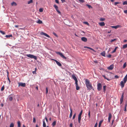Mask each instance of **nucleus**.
<instances>
[{
	"label": "nucleus",
	"instance_id": "1",
	"mask_svg": "<svg viewBox=\"0 0 127 127\" xmlns=\"http://www.w3.org/2000/svg\"><path fill=\"white\" fill-rule=\"evenodd\" d=\"M127 81V74L125 77L123 81H121L120 83V85L122 88H123L125 84Z\"/></svg>",
	"mask_w": 127,
	"mask_h": 127
},
{
	"label": "nucleus",
	"instance_id": "2",
	"mask_svg": "<svg viewBox=\"0 0 127 127\" xmlns=\"http://www.w3.org/2000/svg\"><path fill=\"white\" fill-rule=\"evenodd\" d=\"M85 84L88 90H90L92 89V84L90 83L89 81L87 79L85 80Z\"/></svg>",
	"mask_w": 127,
	"mask_h": 127
},
{
	"label": "nucleus",
	"instance_id": "3",
	"mask_svg": "<svg viewBox=\"0 0 127 127\" xmlns=\"http://www.w3.org/2000/svg\"><path fill=\"white\" fill-rule=\"evenodd\" d=\"M26 56L28 57L34 59L36 60H37V59L36 56L33 55L31 54H27Z\"/></svg>",
	"mask_w": 127,
	"mask_h": 127
},
{
	"label": "nucleus",
	"instance_id": "4",
	"mask_svg": "<svg viewBox=\"0 0 127 127\" xmlns=\"http://www.w3.org/2000/svg\"><path fill=\"white\" fill-rule=\"evenodd\" d=\"M56 53L57 54L59 55L62 58L65 59H66V57L64 56V55H63L62 53L60 52H56Z\"/></svg>",
	"mask_w": 127,
	"mask_h": 127
},
{
	"label": "nucleus",
	"instance_id": "5",
	"mask_svg": "<svg viewBox=\"0 0 127 127\" xmlns=\"http://www.w3.org/2000/svg\"><path fill=\"white\" fill-rule=\"evenodd\" d=\"M102 88V86L101 83H98L97 84V89L98 91H100Z\"/></svg>",
	"mask_w": 127,
	"mask_h": 127
},
{
	"label": "nucleus",
	"instance_id": "6",
	"mask_svg": "<svg viewBox=\"0 0 127 127\" xmlns=\"http://www.w3.org/2000/svg\"><path fill=\"white\" fill-rule=\"evenodd\" d=\"M18 87H19L20 86L23 87H25L26 86V84L25 83H23L22 82H18Z\"/></svg>",
	"mask_w": 127,
	"mask_h": 127
},
{
	"label": "nucleus",
	"instance_id": "7",
	"mask_svg": "<svg viewBox=\"0 0 127 127\" xmlns=\"http://www.w3.org/2000/svg\"><path fill=\"white\" fill-rule=\"evenodd\" d=\"M75 84L76 85V89L77 90H78L80 88L78 86V80L77 79L75 80Z\"/></svg>",
	"mask_w": 127,
	"mask_h": 127
},
{
	"label": "nucleus",
	"instance_id": "8",
	"mask_svg": "<svg viewBox=\"0 0 127 127\" xmlns=\"http://www.w3.org/2000/svg\"><path fill=\"white\" fill-rule=\"evenodd\" d=\"M14 97V95L13 94H11L9 95L8 96V99L10 101H11L13 100V97Z\"/></svg>",
	"mask_w": 127,
	"mask_h": 127
},
{
	"label": "nucleus",
	"instance_id": "9",
	"mask_svg": "<svg viewBox=\"0 0 127 127\" xmlns=\"http://www.w3.org/2000/svg\"><path fill=\"white\" fill-rule=\"evenodd\" d=\"M54 7L55 8L57 12L59 14L61 13V12L58 10V7L56 4H54Z\"/></svg>",
	"mask_w": 127,
	"mask_h": 127
},
{
	"label": "nucleus",
	"instance_id": "10",
	"mask_svg": "<svg viewBox=\"0 0 127 127\" xmlns=\"http://www.w3.org/2000/svg\"><path fill=\"white\" fill-rule=\"evenodd\" d=\"M112 115L111 113H108V121L109 123L110 122V119L112 118Z\"/></svg>",
	"mask_w": 127,
	"mask_h": 127
},
{
	"label": "nucleus",
	"instance_id": "11",
	"mask_svg": "<svg viewBox=\"0 0 127 127\" xmlns=\"http://www.w3.org/2000/svg\"><path fill=\"white\" fill-rule=\"evenodd\" d=\"M81 40L82 41L85 42H87V38L84 37H82L81 38Z\"/></svg>",
	"mask_w": 127,
	"mask_h": 127
},
{
	"label": "nucleus",
	"instance_id": "12",
	"mask_svg": "<svg viewBox=\"0 0 127 127\" xmlns=\"http://www.w3.org/2000/svg\"><path fill=\"white\" fill-rule=\"evenodd\" d=\"M114 65L112 64L107 67L108 69L109 70H112L114 67Z\"/></svg>",
	"mask_w": 127,
	"mask_h": 127
},
{
	"label": "nucleus",
	"instance_id": "13",
	"mask_svg": "<svg viewBox=\"0 0 127 127\" xmlns=\"http://www.w3.org/2000/svg\"><path fill=\"white\" fill-rule=\"evenodd\" d=\"M54 61L56 62V64L59 66H62V64H61L59 62H58L57 60H54Z\"/></svg>",
	"mask_w": 127,
	"mask_h": 127
},
{
	"label": "nucleus",
	"instance_id": "14",
	"mask_svg": "<svg viewBox=\"0 0 127 127\" xmlns=\"http://www.w3.org/2000/svg\"><path fill=\"white\" fill-rule=\"evenodd\" d=\"M121 26L120 25H118L115 26H111V27L113 28H114L115 29H117L118 28L121 27Z\"/></svg>",
	"mask_w": 127,
	"mask_h": 127
},
{
	"label": "nucleus",
	"instance_id": "15",
	"mask_svg": "<svg viewBox=\"0 0 127 127\" xmlns=\"http://www.w3.org/2000/svg\"><path fill=\"white\" fill-rule=\"evenodd\" d=\"M70 114L69 115V118H70L72 117V110L71 108H70Z\"/></svg>",
	"mask_w": 127,
	"mask_h": 127
},
{
	"label": "nucleus",
	"instance_id": "16",
	"mask_svg": "<svg viewBox=\"0 0 127 127\" xmlns=\"http://www.w3.org/2000/svg\"><path fill=\"white\" fill-rule=\"evenodd\" d=\"M6 71L7 72V79H8V80L9 82L10 83L11 82V81L9 78V77H8V75H9V73L8 71L7 70H6Z\"/></svg>",
	"mask_w": 127,
	"mask_h": 127
},
{
	"label": "nucleus",
	"instance_id": "17",
	"mask_svg": "<svg viewBox=\"0 0 127 127\" xmlns=\"http://www.w3.org/2000/svg\"><path fill=\"white\" fill-rule=\"evenodd\" d=\"M99 24L100 26H104L105 25V23L104 22H101L99 23Z\"/></svg>",
	"mask_w": 127,
	"mask_h": 127
},
{
	"label": "nucleus",
	"instance_id": "18",
	"mask_svg": "<svg viewBox=\"0 0 127 127\" xmlns=\"http://www.w3.org/2000/svg\"><path fill=\"white\" fill-rule=\"evenodd\" d=\"M43 127H46V124L45 122V120L43 119Z\"/></svg>",
	"mask_w": 127,
	"mask_h": 127
},
{
	"label": "nucleus",
	"instance_id": "19",
	"mask_svg": "<svg viewBox=\"0 0 127 127\" xmlns=\"http://www.w3.org/2000/svg\"><path fill=\"white\" fill-rule=\"evenodd\" d=\"M100 54L101 55L105 57V51H103V52L101 53Z\"/></svg>",
	"mask_w": 127,
	"mask_h": 127
},
{
	"label": "nucleus",
	"instance_id": "20",
	"mask_svg": "<svg viewBox=\"0 0 127 127\" xmlns=\"http://www.w3.org/2000/svg\"><path fill=\"white\" fill-rule=\"evenodd\" d=\"M11 5L12 6H13L14 5L16 6L17 5V4L15 2H13L11 3Z\"/></svg>",
	"mask_w": 127,
	"mask_h": 127
},
{
	"label": "nucleus",
	"instance_id": "21",
	"mask_svg": "<svg viewBox=\"0 0 127 127\" xmlns=\"http://www.w3.org/2000/svg\"><path fill=\"white\" fill-rule=\"evenodd\" d=\"M72 77L74 80L77 79L76 77L74 75H72Z\"/></svg>",
	"mask_w": 127,
	"mask_h": 127
},
{
	"label": "nucleus",
	"instance_id": "22",
	"mask_svg": "<svg viewBox=\"0 0 127 127\" xmlns=\"http://www.w3.org/2000/svg\"><path fill=\"white\" fill-rule=\"evenodd\" d=\"M127 47V44L123 45L122 46L123 49H125Z\"/></svg>",
	"mask_w": 127,
	"mask_h": 127
},
{
	"label": "nucleus",
	"instance_id": "23",
	"mask_svg": "<svg viewBox=\"0 0 127 127\" xmlns=\"http://www.w3.org/2000/svg\"><path fill=\"white\" fill-rule=\"evenodd\" d=\"M102 76H103V77H104V78L105 79H106L107 80H108V81H110V79H109V78H106V76H105V75H102Z\"/></svg>",
	"mask_w": 127,
	"mask_h": 127
},
{
	"label": "nucleus",
	"instance_id": "24",
	"mask_svg": "<svg viewBox=\"0 0 127 127\" xmlns=\"http://www.w3.org/2000/svg\"><path fill=\"white\" fill-rule=\"evenodd\" d=\"M56 123V121H54L52 124V125L53 127H54L55 126Z\"/></svg>",
	"mask_w": 127,
	"mask_h": 127
},
{
	"label": "nucleus",
	"instance_id": "25",
	"mask_svg": "<svg viewBox=\"0 0 127 127\" xmlns=\"http://www.w3.org/2000/svg\"><path fill=\"white\" fill-rule=\"evenodd\" d=\"M37 23L39 24H41L42 23V21L40 20L39 19V20L37 22Z\"/></svg>",
	"mask_w": 127,
	"mask_h": 127
},
{
	"label": "nucleus",
	"instance_id": "26",
	"mask_svg": "<svg viewBox=\"0 0 127 127\" xmlns=\"http://www.w3.org/2000/svg\"><path fill=\"white\" fill-rule=\"evenodd\" d=\"M118 48V47H116L115 48V49H114V50L112 52V53H114V52H116L117 49Z\"/></svg>",
	"mask_w": 127,
	"mask_h": 127
},
{
	"label": "nucleus",
	"instance_id": "27",
	"mask_svg": "<svg viewBox=\"0 0 127 127\" xmlns=\"http://www.w3.org/2000/svg\"><path fill=\"white\" fill-rule=\"evenodd\" d=\"M12 36V34L6 35L5 36V37H6V38H9V37H11Z\"/></svg>",
	"mask_w": 127,
	"mask_h": 127
},
{
	"label": "nucleus",
	"instance_id": "28",
	"mask_svg": "<svg viewBox=\"0 0 127 127\" xmlns=\"http://www.w3.org/2000/svg\"><path fill=\"white\" fill-rule=\"evenodd\" d=\"M83 112V110H82L81 111L80 113L78 115V117H81V116L82 115V113Z\"/></svg>",
	"mask_w": 127,
	"mask_h": 127
},
{
	"label": "nucleus",
	"instance_id": "29",
	"mask_svg": "<svg viewBox=\"0 0 127 127\" xmlns=\"http://www.w3.org/2000/svg\"><path fill=\"white\" fill-rule=\"evenodd\" d=\"M84 48H88V49H90L91 50H92L93 51H95V50L94 49H92L90 47H85Z\"/></svg>",
	"mask_w": 127,
	"mask_h": 127
},
{
	"label": "nucleus",
	"instance_id": "30",
	"mask_svg": "<svg viewBox=\"0 0 127 127\" xmlns=\"http://www.w3.org/2000/svg\"><path fill=\"white\" fill-rule=\"evenodd\" d=\"M103 120H101L99 122L98 124V127H100V126L101 125V124L102 122H103Z\"/></svg>",
	"mask_w": 127,
	"mask_h": 127
},
{
	"label": "nucleus",
	"instance_id": "31",
	"mask_svg": "<svg viewBox=\"0 0 127 127\" xmlns=\"http://www.w3.org/2000/svg\"><path fill=\"white\" fill-rule=\"evenodd\" d=\"M81 117H78V122L79 123H80V121L81 120Z\"/></svg>",
	"mask_w": 127,
	"mask_h": 127
},
{
	"label": "nucleus",
	"instance_id": "32",
	"mask_svg": "<svg viewBox=\"0 0 127 127\" xmlns=\"http://www.w3.org/2000/svg\"><path fill=\"white\" fill-rule=\"evenodd\" d=\"M18 127H21V124L20 121H18Z\"/></svg>",
	"mask_w": 127,
	"mask_h": 127
},
{
	"label": "nucleus",
	"instance_id": "33",
	"mask_svg": "<svg viewBox=\"0 0 127 127\" xmlns=\"http://www.w3.org/2000/svg\"><path fill=\"white\" fill-rule=\"evenodd\" d=\"M106 86L105 85L104 86H103V91H104V92H105L106 90Z\"/></svg>",
	"mask_w": 127,
	"mask_h": 127
},
{
	"label": "nucleus",
	"instance_id": "34",
	"mask_svg": "<svg viewBox=\"0 0 127 127\" xmlns=\"http://www.w3.org/2000/svg\"><path fill=\"white\" fill-rule=\"evenodd\" d=\"M123 5H127V0L124 2L123 3Z\"/></svg>",
	"mask_w": 127,
	"mask_h": 127
},
{
	"label": "nucleus",
	"instance_id": "35",
	"mask_svg": "<svg viewBox=\"0 0 127 127\" xmlns=\"http://www.w3.org/2000/svg\"><path fill=\"white\" fill-rule=\"evenodd\" d=\"M0 32L3 35H4L5 34V32H4L1 30L0 31Z\"/></svg>",
	"mask_w": 127,
	"mask_h": 127
},
{
	"label": "nucleus",
	"instance_id": "36",
	"mask_svg": "<svg viewBox=\"0 0 127 127\" xmlns=\"http://www.w3.org/2000/svg\"><path fill=\"white\" fill-rule=\"evenodd\" d=\"M127 64L126 63H125L123 65V68H125Z\"/></svg>",
	"mask_w": 127,
	"mask_h": 127
},
{
	"label": "nucleus",
	"instance_id": "37",
	"mask_svg": "<svg viewBox=\"0 0 127 127\" xmlns=\"http://www.w3.org/2000/svg\"><path fill=\"white\" fill-rule=\"evenodd\" d=\"M86 5L89 8H92V7L90 5H89L88 4H86Z\"/></svg>",
	"mask_w": 127,
	"mask_h": 127
},
{
	"label": "nucleus",
	"instance_id": "38",
	"mask_svg": "<svg viewBox=\"0 0 127 127\" xmlns=\"http://www.w3.org/2000/svg\"><path fill=\"white\" fill-rule=\"evenodd\" d=\"M14 126V125L12 123H11L10 126V127H13Z\"/></svg>",
	"mask_w": 127,
	"mask_h": 127
},
{
	"label": "nucleus",
	"instance_id": "39",
	"mask_svg": "<svg viewBox=\"0 0 127 127\" xmlns=\"http://www.w3.org/2000/svg\"><path fill=\"white\" fill-rule=\"evenodd\" d=\"M53 34L56 37H58V35L56 34V33L54 32H53Z\"/></svg>",
	"mask_w": 127,
	"mask_h": 127
},
{
	"label": "nucleus",
	"instance_id": "40",
	"mask_svg": "<svg viewBox=\"0 0 127 127\" xmlns=\"http://www.w3.org/2000/svg\"><path fill=\"white\" fill-rule=\"evenodd\" d=\"M120 3H121V2H115L114 3V5H116L117 4H119Z\"/></svg>",
	"mask_w": 127,
	"mask_h": 127
},
{
	"label": "nucleus",
	"instance_id": "41",
	"mask_svg": "<svg viewBox=\"0 0 127 127\" xmlns=\"http://www.w3.org/2000/svg\"><path fill=\"white\" fill-rule=\"evenodd\" d=\"M32 2V0H30L28 2V4H29L30 3H31Z\"/></svg>",
	"mask_w": 127,
	"mask_h": 127
},
{
	"label": "nucleus",
	"instance_id": "42",
	"mask_svg": "<svg viewBox=\"0 0 127 127\" xmlns=\"http://www.w3.org/2000/svg\"><path fill=\"white\" fill-rule=\"evenodd\" d=\"M44 36H45L48 37V38H50V36L48 34H47L46 33H45V35H44Z\"/></svg>",
	"mask_w": 127,
	"mask_h": 127
},
{
	"label": "nucleus",
	"instance_id": "43",
	"mask_svg": "<svg viewBox=\"0 0 127 127\" xmlns=\"http://www.w3.org/2000/svg\"><path fill=\"white\" fill-rule=\"evenodd\" d=\"M4 86H3L1 88V91H3L4 90Z\"/></svg>",
	"mask_w": 127,
	"mask_h": 127
},
{
	"label": "nucleus",
	"instance_id": "44",
	"mask_svg": "<svg viewBox=\"0 0 127 127\" xmlns=\"http://www.w3.org/2000/svg\"><path fill=\"white\" fill-rule=\"evenodd\" d=\"M105 20V19L104 18H101L100 19V21H104Z\"/></svg>",
	"mask_w": 127,
	"mask_h": 127
},
{
	"label": "nucleus",
	"instance_id": "45",
	"mask_svg": "<svg viewBox=\"0 0 127 127\" xmlns=\"http://www.w3.org/2000/svg\"><path fill=\"white\" fill-rule=\"evenodd\" d=\"M120 103L121 104L122 103V102L123 101V98H120Z\"/></svg>",
	"mask_w": 127,
	"mask_h": 127
},
{
	"label": "nucleus",
	"instance_id": "46",
	"mask_svg": "<svg viewBox=\"0 0 127 127\" xmlns=\"http://www.w3.org/2000/svg\"><path fill=\"white\" fill-rule=\"evenodd\" d=\"M43 11V9L42 8H40L39 9V11L40 12H42Z\"/></svg>",
	"mask_w": 127,
	"mask_h": 127
},
{
	"label": "nucleus",
	"instance_id": "47",
	"mask_svg": "<svg viewBox=\"0 0 127 127\" xmlns=\"http://www.w3.org/2000/svg\"><path fill=\"white\" fill-rule=\"evenodd\" d=\"M79 1L81 3H83L84 2V0H79Z\"/></svg>",
	"mask_w": 127,
	"mask_h": 127
},
{
	"label": "nucleus",
	"instance_id": "48",
	"mask_svg": "<svg viewBox=\"0 0 127 127\" xmlns=\"http://www.w3.org/2000/svg\"><path fill=\"white\" fill-rule=\"evenodd\" d=\"M76 113H75V114H74L73 116V117H72V119H74L75 118V116H76Z\"/></svg>",
	"mask_w": 127,
	"mask_h": 127
},
{
	"label": "nucleus",
	"instance_id": "49",
	"mask_svg": "<svg viewBox=\"0 0 127 127\" xmlns=\"http://www.w3.org/2000/svg\"><path fill=\"white\" fill-rule=\"evenodd\" d=\"M84 24H86L87 25H89V23L87 22H86V21L84 22Z\"/></svg>",
	"mask_w": 127,
	"mask_h": 127
},
{
	"label": "nucleus",
	"instance_id": "50",
	"mask_svg": "<svg viewBox=\"0 0 127 127\" xmlns=\"http://www.w3.org/2000/svg\"><path fill=\"white\" fill-rule=\"evenodd\" d=\"M124 94V92L123 93H122V94L121 96V98H123Z\"/></svg>",
	"mask_w": 127,
	"mask_h": 127
},
{
	"label": "nucleus",
	"instance_id": "51",
	"mask_svg": "<svg viewBox=\"0 0 127 127\" xmlns=\"http://www.w3.org/2000/svg\"><path fill=\"white\" fill-rule=\"evenodd\" d=\"M90 111L89 110V111L88 113V116H89V118H90Z\"/></svg>",
	"mask_w": 127,
	"mask_h": 127
},
{
	"label": "nucleus",
	"instance_id": "52",
	"mask_svg": "<svg viewBox=\"0 0 127 127\" xmlns=\"http://www.w3.org/2000/svg\"><path fill=\"white\" fill-rule=\"evenodd\" d=\"M45 33H44L43 32H40V34L41 35H44Z\"/></svg>",
	"mask_w": 127,
	"mask_h": 127
},
{
	"label": "nucleus",
	"instance_id": "53",
	"mask_svg": "<svg viewBox=\"0 0 127 127\" xmlns=\"http://www.w3.org/2000/svg\"><path fill=\"white\" fill-rule=\"evenodd\" d=\"M48 92V89L47 87L46 88V93L47 94Z\"/></svg>",
	"mask_w": 127,
	"mask_h": 127
},
{
	"label": "nucleus",
	"instance_id": "54",
	"mask_svg": "<svg viewBox=\"0 0 127 127\" xmlns=\"http://www.w3.org/2000/svg\"><path fill=\"white\" fill-rule=\"evenodd\" d=\"M33 123H35L36 122V120L35 118L34 117L33 118Z\"/></svg>",
	"mask_w": 127,
	"mask_h": 127
},
{
	"label": "nucleus",
	"instance_id": "55",
	"mask_svg": "<svg viewBox=\"0 0 127 127\" xmlns=\"http://www.w3.org/2000/svg\"><path fill=\"white\" fill-rule=\"evenodd\" d=\"M115 77L116 79H117L119 78V77L117 75H116L115 76Z\"/></svg>",
	"mask_w": 127,
	"mask_h": 127
},
{
	"label": "nucleus",
	"instance_id": "56",
	"mask_svg": "<svg viewBox=\"0 0 127 127\" xmlns=\"http://www.w3.org/2000/svg\"><path fill=\"white\" fill-rule=\"evenodd\" d=\"M116 40V39H114L111 40L110 41L111 42H113V41Z\"/></svg>",
	"mask_w": 127,
	"mask_h": 127
},
{
	"label": "nucleus",
	"instance_id": "57",
	"mask_svg": "<svg viewBox=\"0 0 127 127\" xmlns=\"http://www.w3.org/2000/svg\"><path fill=\"white\" fill-rule=\"evenodd\" d=\"M107 56L109 58H110L111 56V55L110 54L108 55Z\"/></svg>",
	"mask_w": 127,
	"mask_h": 127
},
{
	"label": "nucleus",
	"instance_id": "58",
	"mask_svg": "<svg viewBox=\"0 0 127 127\" xmlns=\"http://www.w3.org/2000/svg\"><path fill=\"white\" fill-rule=\"evenodd\" d=\"M55 1L56 3H59V1L58 0H55Z\"/></svg>",
	"mask_w": 127,
	"mask_h": 127
},
{
	"label": "nucleus",
	"instance_id": "59",
	"mask_svg": "<svg viewBox=\"0 0 127 127\" xmlns=\"http://www.w3.org/2000/svg\"><path fill=\"white\" fill-rule=\"evenodd\" d=\"M124 12L126 14H127V10H124Z\"/></svg>",
	"mask_w": 127,
	"mask_h": 127
},
{
	"label": "nucleus",
	"instance_id": "60",
	"mask_svg": "<svg viewBox=\"0 0 127 127\" xmlns=\"http://www.w3.org/2000/svg\"><path fill=\"white\" fill-rule=\"evenodd\" d=\"M97 123H96L95 125V126L94 127H97Z\"/></svg>",
	"mask_w": 127,
	"mask_h": 127
},
{
	"label": "nucleus",
	"instance_id": "61",
	"mask_svg": "<svg viewBox=\"0 0 127 127\" xmlns=\"http://www.w3.org/2000/svg\"><path fill=\"white\" fill-rule=\"evenodd\" d=\"M69 126L70 127H72V123L70 124Z\"/></svg>",
	"mask_w": 127,
	"mask_h": 127
},
{
	"label": "nucleus",
	"instance_id": "62",
	"mask_svg": "<svg viewBox=\"0 0 127 127\" xmlns=\"http://www.w3.org/2000/svg\"><path fill=\"white\" fill-rule=\"evenodd\" d=\"M126 106H127V103L125 104V108L124 110V111H126Z\"/></svg>",
	"mask_w": 127,
	"mask_h": 127
},
{
	"label": "nucleus",
	"instance_id": "63",
	"mask_svg": "<svg viewBox=\"0 0 127 127\" xmlns=\"http://www.w3.org/2000/svg\"><path fill=\"white\" fill-rule=\"evenodd\" d=\"M36 71H32V73L33 74H36Z\"/></svg>",
	"mask_w": 127,
	"mask_h": 127
},
{
	"label": "nucleus",
	"instance_id": "64",
	"mask_svg": "<svg viewBox=\"0 0 127 127\" xmlns=\"http://www.w3.org/2000/svg\"><path fill=\"white\" fill-rule=\"evenodd\" d=\"M45 120H46V121L47 122H48V119H47V118L46 117H45Z\"/></svg>",
	"mask_w": 127,
	"mask_h": 127
}]
</instances>
